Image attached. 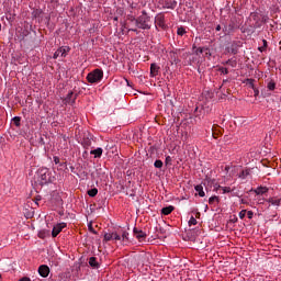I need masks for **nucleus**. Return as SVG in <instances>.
<instances>
[{
	"instance_id": "f257e3e1",
	"label": "nucleus",
	"mask_w": 281,
	"mask_h": 281,
	"mask_svg": "<svg viewBox=\"0 0 281 281\" xmlns=\"http://www.w3.org/2000/svg\"><path fill=\"white\" fill-rule=\"evenodd\" d=\"M135 25L138 27V30H150V27H153L150 15H148L146 10H143L142 14L136 18Z\"/></svg>"
},
{
	"instance_id": "f03ea898",
	"label": "nucleus",
	"mask_w": 281,
	"mask_h": 281,
	"mask_svg": "<svg viewBox=\"0 0 281 281\" xmlns=\"http://www.w3.org/2000/svg\"><path fill=\"white\" fill-rule=\"evenodd\" d=\"M103 78L104 71L98 68L87 75V80L88 82H90V85H95L97 82H100Z\"/></svg>"
},
{
	"instance_id": "7ed1b4c3",
	"label": "nucleus",
	"mask_w": 281,
	"mask_h": 281,
	"mask_svg": "<svg viewBox=\"0 0 281 281\" xmlns=\"http://www.w3.org/2000/svg\"><path fill=\"white\" fill-rule=\"evenodd\" d=\"M37 175L41 179V186H45V183L49 181V169L41 168L38 169Z\"/></svg>"
},
{
	"instance_id": "20e7f679",
	"label": "nucleus",
	"mask_w": 281,
	"mask_h": 281,
	"mask_svg": "<svg viewBox=\"0 0 281 281\" xmlns=\"http://www.w3.org/2000/svg\"><path fill=\"white\" fill-rule=\"evenodd\" d=\"M155 23H156L155 25L156 30H159V27H161V30H166V27H168L166 25V16H164V14L161 13L156 15Z\"/></svg>"
},
{
	"instance_id": "39448f33",
	"label": "nucleus",
	"mask_w": 281,
	"mask_h": 281,
	"mask_svg": "<svg viewBox=\"0 0 281 281\" xmlns=\"http://www.w3.org/2000/svg\"><path fill=\"white\" fill-rule=\"evenodd\" d=\"M243 47V42L240 41H234L228 47H227V52L228 54H238V49Z\"/></svg>"
},
{
	"instance_id": "423d86ee",
	"label": "nucleus",
	"mask_w": 281,
	"mask_h": 281,
	"mask_svg": "<svg viewBox=\"0 0 281 281\" xmlns=\"http://www.w3.org/2000/svg\"><path fill=\"white\" fill-rule=\"evenodd\" d=\"M133 234H134L135 238L137 240H139V243L146 240V237L148 236L144 231H142L137 227H134Z\"/></svg>"
},
{
	"instance_id": "0eeeda50",
	"label": "nucleus",
	"mask_w": 281,
	"mask_h": 281,
	"mask_svg": "<svg viewBox=\"0 0 281 281\" xmlns=\"http://www.w3.org/2000/svg\"><path fill=\"white\" fill-rule=\"evenodd\" d=\"M67 52H69V47H60L54 53L53 58L55 60L56 58H65L67 56Z\"/></svg>"
},
{
	"instance_id": "6e6552de",
	"label": "nucleus",
	"mask_w": 281,
	"mask_h": 281,
	"mask_svg": "<svg viewBox=\"0 0 281 281\" xmlns=\"http://www.w3.org/2000/svg\"><path fill=\"white\" fill-rule=\"evenodd\" d=\"M65 227H67L66 223H59L56 226H54L53 231H52L53 238H56V236H58V234H60V232H63V229H65Z\"/></svg>"
},
{
	"instance_id": "1a4fd4ad",
	"label": "nucleus",
	"mask_w": 281,
	"mask_h": 281,
	"mask_svg": "<svg viewBox=\"0 0 281 281\" xmlns=\"http://www.w3.org/2000/svg\"><path fill=\"white\" fill-rule=\"evenodd\" d=\"M238 179L245 180L249 179L251 177V169H241L239 173L237 175Z\"/></svg>"
},
{
	"instance_id": "9d476101",
	"label": "nucleus",
	"mask_w": 281,
	"mask_h": 281,
	"mask_svg": "<svg viewBox=\"0 0 281 281\" xmlns=\"http://www.w3.org/2000/svg\"><path fill=\"white\" fill-rule=\"evenodd\" d=\"M234 30H235L234 22H231L229 24L224 25L223 27L224 36H229V34H232Z\"/></svg>"
},
{
	"instance_id": "9b49d317",
	"label": "nucleus",
	"mask_w": 281,
	"mask_h": 281,
	"mask_svg": "<svg viewBox=\"0 0 281 281\" xmlns=\"http://www.w3.org/2000/svg\"><path fill=\"white\" fill-rule=\"evenodd\" d=\"M38 273L42 278H47L49 276V267L47 265L40 266Z\"/></svg>"
},
{
	"instance_id": "f8f14e48",
	"label": "nucleus",
	"mask_w": 281,
	"mask_h": 281,
	"mask_svg": "<svg viewBox=\"0 0 281 281\" xmlns=\"http://www.w3.org/2000/svg\"><path fill=\"white\" fill-rule=\"evenodd\" d=\"M89 266H90L92 269H100V263L98 262V258H95V257H90V258H89Z\"/></svg>"
},
{
	"instance_id": "ddd939ff",
	"label": "nucleus",
	"mask_w": 281,
	"mask_h": 281,
	"mask_svg": "<svg viewBox=\"0 0 281 281\" xmlns=\"http://www.w3.org/2000/svg\"><path fill=\"white\" fill-rule=\"evenodd\" d=\"M102 153H104V149H102V147H99L97 149L91 150L90 155H94V159H100V157H102Z\"/></svg>"
},
{
	"instance_id": "4468645a",
	"label": "nucleus",
	"mask_w": 281,
	"mask_h": 281,
	"mask_svg": "<svg viewBox=\"0 0 281 281\" xmlns=\"http://www.w3.org/2000/svg\"><path fill=\"white\" fill-rule=\"evenodd\" d=\"M172 212H175V206H172V205L161 209V214L164 216H168L169 214H172Z\"/></svg>"
},
{
	"instance_id": "2eb2a0df",
	"label": "nucleus",
	"mask_w": 281,
	"mask_h": 281,
	"mask_svg": "<svg viewBox=\"0 0 281 281\" xmlns=\"http://www.w3.org/2000/svg\"><path fill=\"white\" fill-rule=\"evenodd\" d=\"M157 74H159V66H157V64H151L150 65V76H151V78H155V76H157Z\"/></svg>"
},
{
	"instance_id": "dca6fc26",
	"label": "nucleus",
	"mask_w": 281,
	"mask_h": 281,
	"mask_svg": "<svg viewBox=\"0 0 281 281\" xmlns=\"http://www.w3.org/2000/svg\"><path fill=\"white\" fill-rule=\"evenodd\" d=\"M267 201L271 205H274L276 207H280L281 199H279V198H269Z\"/></svg>"
},
{
	"instance_id": "f3484780",
	"label": "nucleus",
	"mask_w": 281,
	"mask_h": 281,
	"mask_svg": "<svg viewBox=\"0 0 281 281\" xmlns=\"http://www.w3.org/2000/svg\"><path fill=\"white\" fill-rule=\"evenodd\" d=\"M65 100L67 104H74L76 102V94L74 95V92H69Z\"/></svg>"
},
{
	"instance_id": "a211bd4d",
	"label": "nucleus",
	"mask_w": 281,
	"mask_h": 281,
	"mask_svg": "<svg viewBox=\"0 0 281 281\" xmlns=\"http://www.w3.org/2000/svg\"><path fill=\"white\" fill-rule=\"evenodd\" d=\"M255 194H267V192H269V189L267 187H259L257 189L254 190Z\"/></svg>"
},
{
	"instance_id": "6ab92c4d",
	"label": "nucleus",
	"mask_w": 281,
	"mask_h": 281,
	"mask_svg": "<svg viewBox=\"0 0 281 281\" xmlns=\"http://www.w3.org/2000/svg\"><path fill=\"white\" fill-rule=\"evenodd\" d=\"M195 192H198L199 196H205V191H203V186L201 184L195 186Z\"/></svg>"
},
{
	"instance_id": "aec40b11",
	"label": "nucleus",
	"mask_w": 281,
	"mask_h": 281,
	"mask_svg": "<svg viewBox=\"0 0 281 281\" xmlns=\"http://www.w3.org/2000/svg\"><path fill=\"white\" fill-rule=\"evenodd\" d=\"M87 194L91 198L98 196V188H93V189L88 190Z\"/></svg>"
},
{
	"instance_id": "412c9836",
	"label": "nucleus",
	"mask_w": 281,
	"mask_h": 281,
	"mask_svg": "<svg viewBox=\"0 0 281 281\" xmlns=\"http://www.w3.org/2000/svg\"><path fill=\"white\" fill-rule=\"evenodd\" d=\"M267 89H269V91H276V81L270 80L267 85Z\"/></svg>"
},
{
	"instance_id": "4be33fe9",
	"label": "nucleus",
	"mask_w": 281,
	"mask_h": 281,
	"mask_svg": "<svg viewBox=\"0 0 281 281\" xmlns=\"http://www.w3.org/2000/svg\"><path fill=\"white\" fill-rule=\"evenodd\" d=\"M220 202V199H218V196H216V195H213V196H211L210 199H209V204L210 205H214V203H218Z\"/></svg>"
},
{
	"instance_id": "5701e85b",
	"label": "nucleus",
	"mask_w": 281,
	"mask_h": 281,
	"mask_svg": "<svg viewBox=\"0 0 281 281\" xmlns=\"http://www.w3.org/2000/svg\"><path fill=\"white\" fill-rule=\"evenodd\" d=\"M41 14H43V10H41V9H36L32 12V16H34V19H38V16H41Z\"/></svg>"
},
{
	"instance_id": "b1692460",
	"label": "nucleus",
	"mask_w": 281,
	"mask_h": 281,
	"mask_svg": "<svg viewBox=\"0 0 281 281\" xmlns=\"http://www.w3.org/2000/svg\"><path fill=\"white\" fill-rule=\"evenodd\" d=\"M103 240L105 243H109V240H113V233H105L104 237H103Z\"/></svg>"
},
{
	"instance_id": "393cba45",
	"label": "nucleus",
	"mask_w": 281,
	"mask_h": 281,
	"mask_svg": "<svg viewBox=\"0 0 281 281\" xmlns=\"http://www.w3.org/2000/svg\"><path fill=\"white\" fill-rule=\"evenodd\" d=\"M186 33H187L186 27L183 26L178 27L177 30L178 36H183Z\"/></svg>"
},
{
	"instance_id": "a878e982",
	"label": "nucleus",
	"mask_w": 281,
	"mask_h": 281,
	"mask_svg": "<svg viewBox=\"0 0 281 281\" xmlns=\"http://www.w3.org/2000/svg\"><path fill=\"white\" fill-rule=\"evenodd\" d=\"M12 122H13V124L15 125V126H21V117L20 116H14L13 119H12Z\"/></svg>"
},
{
	"instance_id": "bb28decb",
	"label": "nucleus",
	"mask_w": 281,
	"mask_h": 281,
	"mask_svg": "<svg viewBox=\"0 0 281 281\" xmlns=\"http://www.w3.org/2000/svg\"><path fill=\"white\" fill-rule=\"evenodd\" d=\"M263 45L258 48L259 52H266L267 50V40H262Z\"/></svg>"
},
{
	"instance_id": "cd10ccee",
	"label": "nucleus",
	"mask_w": 281,
	"mask_h": 281,
	"mask_svg": "<svg viewBox=\"0 0 281 281\" xmlns=\"http://www.w3.org/2000/svg\"><path fill=\"white\" fill-rule=\"evenodd\" d=\"M154 166H155L156 168H164V161H161L160 159H158V160H156V161L154 162Z\"/></svg>"
},
{
	"instance_id": "c85d7f7f",
	"label": "nucleus",
	"mask_w": 281,
	"mask_h": 281,
	"mask_svg": "<svg viewBox=\"0 0 281 281\" xmlns=\"http://www.w3.org/2000/svg\"><path fill=\"white\" fill-rule=\"evenodd\" d=\"M112 240H122V236L117 233H112Z\"/></svg>"
},
{
	"instance_id": "c756f323",
	"label": "nucleus",
	"mask_w": 281,
	"mask_h": 281,
	"mask_svg": "<svg viewBox=\"0 0 281 281\" xmlns=\"http://www.w3.org/2000/svg\"><path fill=\"white\" fill-rule=\"evenodd\" d=\"M223 190V194H229V192H232V188L229 187H222Z\"/></svg>"
},
{
	"instance_id": "7c9ffc66",
	"label": "nucleus",
	"mask_w": 281,
	"mask_h": 281,
	"mask_svg": "<svg viewBox=\"0 0 281 281\" xmlns=\"http://www.w3.org/2000/svg\"><path fill=\"white\" fill-rule=\"evenodd\" d=\"M245 216H247V210H241L239 212V218L243 221V218H245Z\"/></svg>"
},
{
	"instance_id": "2f4dec72",
	"label": "nucleus",
	"mask_w": 281,
	"mask_h": 281,
	"mask_svg": "<svg viewBox=\"0 0 281 281\" xmlns=\"http://www.w3.org/2000/svg\"><path fill=\"white\" fill-rule=\"evenodd\" d=\"M196 218L194 216H191L190 220H189V225L192 226V225H196Z\"/></svg>"
},
{
	"instance_id": "473e14b6",
	"label": "nucleus",
	"mask_w": 281,
	"mask_h": 281,
	"mask_svg": "<svg viewBox=\"0 0 281 281\" xmlns=\"http://www.w3.org/2000/svg\"><path fill=\"white\" fill-rule=\"evenodd\" d=\"M165 164H166V166L171 165L172 164V157L167 156L166 159H165Z\"/></svg>"
},
{
	"instance_id": "72a5a7b5",
	"label": "nucleus",
	"mask_w": 281,
	"mask_h": 281,
	"mask_svg": "<svg viewBox=\"0 0 281 281\" xmlns=\"http://www.w3.org/2000/svg\"><path fill=\"white\" fill-rule=\"evenodd\" d=\"M122 240H128V232H123L121 236Z\"/></svg>"
},
{
	"instance_id": "f704fd0d",
	"label": "nucleus",
	"mask_w": 281,
	"mask_h": 281,
	"mask_svg": "<svg viewBox=\"0 0 281 281\" xmlns=\"http://www.w3.org/2000/svg\"><path fill=\"white\" fill-rule=\"evenodd\" d=\"M221 74H224L225 76H227V74H229V70L227 68H220Z\"/></svg>"
},
{
	"instance_id": "c9c22d12",
	"label": "nucleus",
	"mask_w": 281,
	"mask_h": 281,
	"mask_svg": "<svg viewBox=\"0 0 281 281\" xmlns=\"http://www.w3.org/2000/svg\"><path fill=\"white\" fill-rule=\"evenodd\" d=\"M213 188H214L215 192H218V190H221V188H223V187H221V184L215 182V184H213Z\"/></svg>"
},
{
	"instance_id": "e433bc0d",
	"label": "nucleus",
	"mask_w": 281,
	"mask_h": 281,
	"mask_svg": "<svg viewBox=\"0 0 281 281\" xmlns=\"http://www.w3.org/2000/svg\"><path fill=\"white\" fill-rule=\"evenodd\" d=\"M89 232H91L92 234H98V232H95V229H93V225L89 224L88 225Z\"/></svg>"
},
{
	"instance_id": "4c0bfd02",
	"label": "nucleus",
	"mask_w": 281,
	"mask_h": 281,
	"mask_svg": "<svg viewBox=\"0 0 281 281\" xmlns=\"http://www.w3.org/2000/svg\"><path fill=\"white\" fill-rule=\"evenodd\" d=\"M205 50V48H201L199 47L195 52V54L199 56V54H203V52Z\"/></svg>"
},
{
	"instance_id": "58836bf2",
	"label": "nucleus",
	"mask_w": 281,
	"mask_h": 281,
	"mask_svg": "<svg viewBox=\"0 0 281 281\" xmlns=\"http://www.w3.org/2000/svg\"><path fill=\"white\" fill-rule=\"evenodd\" d=\"M207 181H209V183H210L211 186H215V183H216V180H215V179H212V178H209Z\"/></svg>"
},
{
	"instance_id": "ea45409f",
	"label": "nucleus",
	"mask_w": 281,
	"mask_h": 281,
	"mask_svg": "<svg viewBox=\"0 0 281 281\" xmlns=\"http://www.w3.org/2000/svg\"><path fill=\"white\" fill-rule=\"evenodd\" d=\"M38 144H41V146H45V138L40 137Z\"/></svg>"
},
{
	"instance_id": "a19ab883",
	"label": "nucleus",
	"mask_w": 281,
	"mask_h": 281,
	"mask_svg": "<svg viewBox=\"0 0 281 281\" xmlns=\"http://www.w3.org/2000/svg\"><path fill=\"white\" fill-rule=\"evenodd\" d=\"M247 216L248 218H254V211H248Z\"/></svg>"
},
{
	"instance_id": "79ce46f5",
	"label": "nucleus",
	"mask_w": 281,
	"mask_h": 281,
	"mask_svg": "<svg viewBox=\"0 0 281 281\" xmlns=\"http://www.w3.org/2000/svg\"><path fill=\"white\" fill-rule=\"evenodd\" d=\"M54 162L57 165L60 164V158H58V156H54Z\"/></svg>"
},
{
	"instance_id": "37998d69",
	"label": "nucleus",
	"mask_w": 281,
	"mask_h": 281,
	"mask_svg": "<svg viewBox=\"0 0 281 281\" xmlns=\"http://www.w3.org/2000/svg\"><path fill=\"white\" fill-rule=\"evenodd\" d=\"M173 63H176V65H177V63H179V59L177 58L176 54H173Z\"/></svg>"
},
{
	"instance_id": "c03bdc74",
	"label": "nucleus",
	"mask_w": 281,
	"mask_h": 281,
	"mask_svg": "<svg viewBox=\"0 0 281 281\" xmlns=\"http://www.w3.org/2000/svg\"><path fill=\"white\" fill-rule=\"evenodd\" d=\"M130 32H135L136 34H139V31H137V29H130Z\"/></svg>"
},
{
	"instance_id": "a18cd8bd",
	"label": "nucleus",
	"mask_w": 281,
	"mask_h": 281,
	"mask_svg": "<svg viewBox=\"0 0 281 281\" xmlns=\"http://www.w3.org/2000/svg\"><path fill=\"white\" fill-rule=\"evenodd\" d=\"M130 21H134V23H135V21H137V18H135V16H130Z\"/></svg>"
},
{
	"instance_id": "49530a36",
	"label": "nucleus",
	"mask_w": 281,
	"mask_h": 281,
	"mask_svg": "<svg viewBox=\"0 0 281 281\" xmlns=\"http://www.w3.org/2000/svg\"><path fill=\"white\" fill-rule=\"evenodd\" d=\"M216 32H221L222 27H221V24H218L216 27H215Z\"/></svg>"
},
{
	"instance_id": "de8ad7c7",
	"label": "nucleus",
	"mask_w": 281,
	"mask_h": 281,
	"mask_svg": "<svg viewBox=\"0 0 281 281\" xmlns=\"http://www.w3.org/2000/svg\"><path fill=\"white\" fill-rule=\"evenodd\" d=\"M38 201H41V196L35 198V203L38 205Z\"/></svg>"
},
{
	"instance_id": "09e8293b",
	"label": "nucleus",
	"mask_w": 281,
	"mask_h": 281,
	"mask_svg": "<svg viewBox=\"0 0 281 281\" xmlns=\"http://www.w3.org/2000/svg\"><path fill=\"white\" fill-rule=\"evenodd\" d=\"M86 146H91V142L87 140Z\"/></svg>"
},
{
	"instance_id": "8fccbe9b",
	"label": "nucleus",
	"mask_w": 281,
	"mask_h": 281,
	"mask_svg": "<svg viewBox=\"0 0 281 281\" xmlns=\"http://www.w3.org/2000/svg\"><path fill=\"white\" fill-rule=\"evenodd\" d=\"M241 203L245 204L247 203V201L245 199H241Z\"/></svg>"
},
{
	"instance_id": "3c124183",
	"label": "nucleus",
	"mask_w": 281,
	"mask_h": 281,
	"mask_svg": "<svg viewBox=\"0 0 281 281\" xmlns=\"http://www.w3.org/2000/svg\"><path fill=\"white\" fill-rule=\"evenodd\" d=\"M173 5H177V1H173Z\"/></svg>"
},
{
	"instance_id": "603ef678",
	"label": "nucleus",
	"mask_w": 281,
	"mask_h": 281,
	"mask_svg": "<svg viewBox=\"0 0 281 281\" xmlns=\"http://www.w3.org/2000/svg\"><path fill=\"white\" fill-rule=\"evenodd\" d=\"M226 64H227V65H229V60H228V61H226Z\"/></svg>"
},
{
	"instance_id": "864d4df0",
	"label": "nucleus",
	"mask_w": 281,
	"mask_h": 281,
	"mask_svg": "<svg viewBox=\"0 0 281 281\" xmlns=\"http://www.w3.org/2000/svg\"><path fill=\"white\" fill-rule=\"evenodd\" d=\"M223 82H227V80H223Z\"/></svg>"
},
{
	"instance_id": "5fc2aeb1",
	"label": "nucleus",
	"mask_w": 281,
	"mask_h": 281,
	"mask_svg": "<svg viewBox=\"0 0 281 281\" xmlns=\"http://www.w3.org/2000/svg\"><path fill=\"white\" fill-rule=\"evenodd\" d=\"M114 20L117 21V18H115Z\"/></svg>"
},
{
	"instance_id": "6e6d98bb",
	"label": "nucleus",
	"mask_w": 281,
	"mask_h": 281,
	"mask_svg": "<svg viewBox=\"0 0 281 281\" xmlns=\"http://www.w3.org/2000/svg\"><path fill=\"white\" fill-rule=\"evenodd\" d=\"M0 30H1V24H0Z\"/></svg>"
}]
</instances>
